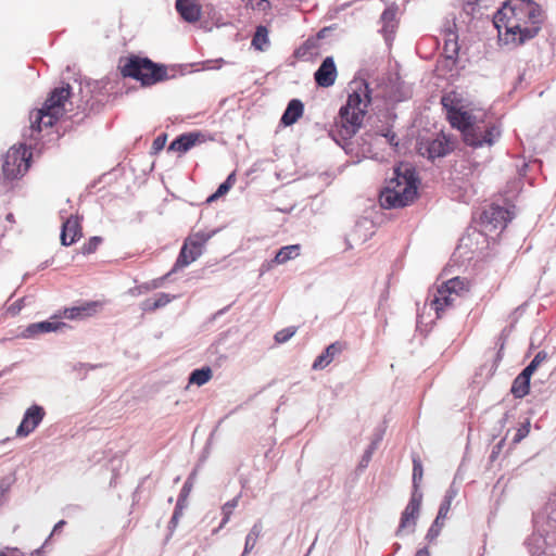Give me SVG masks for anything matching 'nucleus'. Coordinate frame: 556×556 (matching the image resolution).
I'll use <instances>...</instances> for the list:
<instances>
[{"instance_id": "nucleus-38", "label": "nucleus", "mask_w": 556, "mask_h": 556, "mask_svg": "<svg viewBox=\"0 0 556 556\" xmlns=\"http://www.w3.org/2000/svg\"><path fill=\"white\" fill-rule=\"evenodd\" d=\"M100 237H92L81 247L83 254H91L97 251L99 244L101 243Z\"/></svg>"}, {"instance_id": "nucleus-36", "label": "nucleus", "mask_w": 556, "mask_h": 556, "mask_svg": "<svg viewBox=\"0 0 556 556\" xmlns=\"http://www.w3.org/2000/svg\"><path fill=\"white\" fill-rule=\"evenodd\" d=\"M424 475L422 464L418 456L413 457V482L415 486L421 481Z\"/></svg>"}, {"instance_id": "nucleus-37", "label": "nucleus", "mask_w": 556, "mask_h": 556, "mask_svg": "<svg viewBox=\"0 0 556 556\" xmlns=\"http://www.w3.org/2000/svg\"><path fill=\"white\" fill-rule=\"evenodd\" d=\"M237 505H238V498H232L231 501H228L227 503L224 504V506L222 508L224 518L219 526L220 528H223L229 521L230 516H231L233 509L237 507Z\"/></svg>"}, {"instance_id": "nucleus-47", "label": "nucleus", "mask_w": 556, "mask_h": 556, "mask_svg": "<svg viewBox=\"0 0 556 556\" xmlns=\"http://www.w3.org/2000/svg\"><path fill=\"white\" fill-rule=\"evenodd\" d=\"M454 60H453V63H454V67L457 66L458 64V60H459V56H458V51H459V48L457 47V42H456V39L454 40Z\"/></svg>"}, {"instance_id": "nucleus-40", "label": "nucleus", "mask_w": 556, "mask_h": 556, "mask_svg": "<svg viewBox=\"0 0 556 556\" xmlns=\"http://www.w3.org/2000/svg\"><path fill=\"white\" fill-rule=\"evenodd\" d=\"M441 103L445 111V117L452 125V98L448 94H445L442 97Z\"/></svg>"}, {"instance_id": "nucleus-8", "label": "nucleus", "mask_w": 556, "mask_h": 556, "mask_svg": "<svg viewBox=\"0 0 556 556\" xmlns=\"http://www.w3.org/2000/svg\"><path fill=\"white\" fill-rule=\"evenodd\" d=\"M33 153L25 143L12 146L3 157L2 175L7 180L22 178L29 169Z\"/></svg>"}, {"instance_id": "nucleus-2", "label": "nucleus", "mask_w": 556, "mask_h": 556, "mask_svg": "<svg viewBox=\"0 0 556 556\" xmlns=\"http://www.w3.org/2000/svg\"><path fill=\"white\" fill-rule=\"evenodd\" d=\"M454 128L463 141L472 148L492 146L500 136L494 125L486 124V111L471 101H464L454 91Z\"/></svg>"}, {"instance_id": "nucleus-25", "label": "nucleus", "mask_w": 556, "mask_h": 556, "mask_svg": "<svg viewBox=\"0 0 556 556\" xmlns=\"http://www.w3.org/2000/svg\"><path fill=\"white\" fill-rule=\"evenodd\" d=\"M175 296L167 293H159L154 299H147L142 303V308L148 312H154L166 306Z\"/></svg>"}, {"instance_id": "nucleus-48", "label": "nucleus", "mask_w": 556, "mask_h": 556, "mask_svg": "<svg viewBox=\"0 0 556 556\" xmlns=\"http://www.w3.org/2000/svg\"><path fill=\"white\" fill-rule=\"evenodd\" d=\"M415 556H429V552L426 548L419 549Z\"/></svg>"}, {"instance_id": "nucleus-9", "label": "nucleus", "mask_w": 556, "mask_h": 556, "mask_svg": "<svg viewBox=\"0 0 556 556\" xmlns=\"http://www.w3.org/2000/svg\"><path fill=\"white\" fill-rule=\"evenodd\" d=\"M210 238L211 236L205 232H194L187 237L174 265V270L184 268L198 260Z\"/></svg>"}, {"instance_id": "nucleus-24", "label": "nucleus", "mask_w": 556, "mask_h": 556, "mask_svg": "<svg viewBox=\"0 0 556 556\" xmlns=\"http://www.w3.org/2000/svg\"><path fill=\"white\" fill-rule=\"evenodd\" d=\"M300 244L282 247L277 253L273 262L277 265L285 264L300 255Z\"/></svg>"}, {"instance_id": "nucleus-41", "label": "nucleus", "mask_w": 556, "mask_h": 556, "mask_svg": "<svg viewBox=\"0 0 556 556\" xmlns=\"http://www.w3.org/2000/svg\"><path fill=\"white\" fill-rule=\"evenodd\" d=\"M166 140L167 136L165 134L157 136L152 142L153 153H159L161 150H163L166 144Z\"/></svg>"}, {"instance_id": "nucleus-34", "label": "nucleus", "mask_w": 556, "mask_h": 556, "mask_svg": "<svg viewBox=\"0 0 556 556\" xmlns=\"http://www.w3.org/2000/svg\"><path fill=\"white\" fill-rule=\"evenodd\" d=\"M530 420L526 419L525 422H522L519 428L516 430L515 435L513 437V444L520 443L530 432Z\"/></svg>"}, {"instance_id": "nucleus-4", "label": "nucleus", "mask_w": 556, "mask_h": 556, "mask_svg": "<svg viewBox=\"0 0 556 556\" xmlns=\"http://www.w3.org/2000/svg\"><path fill=\"white\" fill-rule=\"evenodd\" d=\"M370 102L368 84L356 83V87L348 97L346 104L339 111L338 125L341 127L340 132L343 137L351 138L359 130Z\"/></svg>"}, {"instance_id": "nucleus-17", "label": "nucleus", "mask_w": 556, "mask_h": 556, "mask_svg": "<svg viewBox=\"0 0 556 556\" xmlns=\"http://www.w3.org/2000/svg\"><path fill=\"white\" fill-rule=\"evenodd\" d=\"M348 344L345 342H342V341H336L333 343H331L330 345H328L326 348V350L319 355L316 357V359L314 361L313 365H312V368L314 370H321L324 368H326L328 365H330L333 359L340 355L345 349H346Z\"/></svg>"}, {"instance_id": "nucleus-11", "label": "nucleus", "mask_w": 556, "mask_h": 556, "mask_svg": "<svg viewBox=\"0 0 556 556\" xmlns=\"http://www.w3.org/2000/svg\"><path fill=\"white\" fill-rule=\"evenodd\" d=\"M451 283L452 279L442 281V283L435 288L431 295L429 305L430 308L435 312L437 318H441L442 314L445 312V308L451 305Z\"/></svg>"}, {"instance_id": "nucleus-22", "label": "nucleus", "mask_w": 556, "mask_h": 556, "mask_svg": "<svg viewBox=\"0 0 556 556\" xmlns=\"http://www.w3.org/2000/svg\"><path fill=\"white\" fill-rule=\"evenodd\" d=\"M303 103L298 99H293L289 102L285 113L282 114L281 123L285 126H291L298 122V119L303 115Z\"/></svg>"}, {"instance_id": "nucleus-10", "label": "nucleus", "mask_w": 556, "mask_h": 556, "mask_svg": "<svg viewBox=\"0 0 556 556\" xmlns=\"http://www.w3.org/2000/svg\"><path fill=\"white\" fill-rule=\"evenodd\" d=\"M534 528L541 535L556 531V501H548L533 515Z\"/></svg>"}, {"instance_id": "nucleus-35", "label": "nucleus", "mask_w": 556, "mask_h": 556, "mask_svg": "<svg viewBox=\"0 0 556 556\" xmlns=\"http://www.w3.org/2000/svg\"><path fill=\"white\" fill-rule=\"evenodd\" d=\"M298 331V328L294 326L285 328L276 332L275 334V341L277 343H285L289 341Z\"/></svg>"}, {"instance_id": "nucleus-16", "label": "nucleus", "mask_w": 556, "mask_h": 556, "mask_svg": "<svg viewBox=\"0 0 556 556\" xmlns=\"http://www.w3.org/2000/svg\"><path fill=\"white\" fill-rule=\"evenodd\" d=\"M420 509V498H417L415 495L412 496L408 504L406 505L404 511L402 513L401 521L396 534L400 535L405 530H413L416 520L419 515Z\"/></svg>"}, {"instance_id": "nucleus-33", "label": "nucleus", "mask_w": 556, "mask_h": 556, "mask_svg": "<svg viewBox=\"0 0 556 556\" xmlns=\"http://www.w3.org/2000/svg\"><path fill=\"white\" fill-rule=\"evenodd\" d=\"M547 358V353L545 351H540L535 354L533 359L522 369L523 372L529 375L530 377L540 366V364Z\"/></svg>"}, {"instance_id": "nucleus-39", "label": "nucleus", "mask_w": 556, "mask_h": 556, "mask_svg": "<svg viewBox=\"0 0 556 556\" xmlns=\"http://www.w3.org/2000/svg\"><path fill=\"white\" fill-rule=\"evenodd\" d=\"M247 5L263 12H266L270 9V2L268 0H249Z\"/></svg>"}, {"instance_id": "nucleus-46", "label": "nucleus", "mask_w": 556, "mask_h": 556, "mask_svg": "<svg viewBox=\"0 0 556 556\" xmlns=\"http://www.w3.org/2000/svg\"><path fill=\"white\" fill-rule=\"evenodd\" d=\"M448 62H450V58H448V56H446V58H445L444 60H442V61H439V62H438V65H437V71H438V72L443 71V68L447 67Z\"/></svg>"}, {"instance_id": "nucleus-43", "label": "nucleus", "mask_w": 556, "mask_h": 556, "mask_svg": "<svg viewBox=\"0 0 556 556\" xmlns=\"http://www.w3.org/2000/svg\"><path fill=\"white\" fill-rule=\"evenodd\" d=\"M382 136L387 139L391 147L396 148L399 146L397 136L392 130H387V132L382 134Z\"/></svg>"}, {"instance_id": "nucleus-49", "label": "nucleus", "mask_w": 556, "mask_h": 556, "mask_svg": "<svg viewBox=\"0 0 556 556\" xmlns=\"http://www.w3.org/2000/svg\"><path fill=\"white\" fill-rule=\"evenodd\" d=\"M64 525H65V521H64V520L59 521V522L54 526V528H53V532L59 531V530H60Z\"/></svg>"}, {"instance_id": "nucleus-5", "label": "nucleus", "mask_w": 556, "mask_h": 556, "mask_svg": "<svg viewBox=\"0 0 556 556\" xmlns=\"http://www.w3.org/2000/svg\"><path fill=\"white\" fill-rule=\"evenodd\" d=\"M71 97V87L68 84L55 88L41 109L33 110L29 113V134L25 137L37 140L43 128L52 127L65 113V103Z\"/></svg>"}, {"instance_id": "nucleus-15", "label": "nucleus", "mask_w": 556, "mask_h": 556, "mask_svg": "<svg viewBox=\"0 0 556 556\" xmlns=\"http://www.w3.org/2000/svg\"><path fill=\"white\" fill-rule=\"evenodd\" d=\"M101 301L84 302L77 306L64 308L62 317L67 319H85L96 315L102 309Z\"/></svg>"}, {"instance_id": "nucleus-28", "label": "nucleus", "mask_w": 556, "mask_h": 556, "mask_svg": "<svg viewBox=\"0 0 556 556\" xmlns=\"http://www.w3.org/2000/svg\"><path fill=\"white\" fill-rule=\"evenodd\" d=\"M213 377V371L210 367H202L191 372L189 377L190 384L203 386L207 383Z\"/></svg>"}, {"instance_id": "nucleus-26", "label": "nucleus", "mask_w": 556, "mask_h": 556, "mask_svg": "<svg viewBox=\"0 0 556 556\" xmlns=\"http://www.w3.org/2000/svg\"><path fill=\"white\" fill-rule=\"evenodd\" d=\"M497 0H465L464 2V11L468 15H475L476 13H481L483 9H489L495 4Z\"/></svg>"}, {"instance_id": "nucleus-13", "label": "nucleus", "mask_w": 556, "mask_h": 556, "mask_svg": "<svg viewBox=\"0 0 556 556\" xmlns=\"http://www.w3.org/2000/svg\"><path fill=\"white\" fill-rule=\"evenodd\" d=\"M45 409L39 405H33L24 414L22 422L16 429V435L25 438L39 426L45 417Z\"/></svg>"}, {"instance_id": "nucleus-30", "label": "nucleus", "mask_w": 556, "mask_h": 556, "mask_svg": "<svg viewBox=\"0 0 556 556\" xmlns=\"http://www.w3.org/2000/svg\"><path fill=\"white\" fill-rule=\"evenodd\" d=\"M472 197V186L468 182H463V185H457L454 181V199H457L462 202H469Z\"/></svg>"}, {"instance_id": "nucleus-32", "label": "nucleus", "mask_w": 556, "mask_h": 556, "mask_svg": "<svg viewBox=\"0 0 556 556\" xmlns=\"http://www.w3.org/2000/svg\"><path fill=\"white\" fill-rule=\"evenodd\" d=\"M471 281L465 277H454V294L465 296L470 292Z\"/></svg>"}, {"instance_id": "nucleus-1", "label": "nucleus", "mask_w": 556, "mask_h": 556, "mask_svg": "<svg viewBox=\"0 0 556 556\" xmlns=\"http://www.w3.org/2000/svg\"><path fill=\"white\" fill-rule=\"evenodd\" d=\"M544 20L543 9L533 0H506L494 15V25L522 45L539 34Z\"/></svg>"}, {"instance_id": "nucleus-45", "label": "nucleus", "mask_w": 556, "mask_h": 556, "mask_svg": "<svg viewBox=\"0 0 556 556\" xmlns=\"http://www.w3.org/2000/svg\"><path fill=\"white\" fill-rule=\"evenodd\" d=\"M257 540L253 536L247 535L245 538V545H244V553L251 552L254 546L256 545Z\"/></svg>"}, {"instance_id": "nucleus-44", "label": "nucleus", "mask_w": 556, "mask_h": 556, "mask_svg": "<svg viewBox=\"0 0 556 556\" xmlns=\"http://www.w3.org/2000/svg\"><path fill=\"white\" fill-rule=\"evenodd\" d=\"M263 526L261 522L255 523L248 535L253 536L254 539L258 540V538L262 534Z\"/></svg>"}, {"instance_id": "nucleus-23", "label": "nucleus", "mask_w": 556, "mask_h": 556, "mask_svg": "<svg viewBox=\"0 0 556 556\" xmlns=\"http://www.w3.org/2000/svg\"><path fill=\"white\" fill-rule=\"evenodd\" d=\"M531 377L521 371L513 381L510 392L516 399L525 397L530 391Z\"/></svg>"}, {"instance_id": "nucleus-6", "label": "nucleus", "mask_w": 556, "mask_h": 556, "mask_svg": "<svg viewBox=\"0 0 556 556\" xmlns=\"http://www.w3.org/2000/svg\"><path fill=\"white\" fill-rule=\"evenodd\" d=\"M119 72L123 77L140 81L141 86L149 87L168 79L167 67L154 63L149 58L129 55L119 61Z\"/></svg>"}, {"instance_id": "nucleus-18", "label": "nucleus", "mask_w": 556, "mask_h": 556, "mask_svg": "<svg viewBox=\"0 0 556 556\" xmlns=\"http://www.w3.org/2000/svg\"><path fill=\"white\" fill-rule=\"evenodd\" d=\"M81 237V226L75 216L68 217L62 225L61 242L71 245Z\"/></svg>"}, {"instance_id": "nucleus-31", "label": "nucleus", "mask_w": 556, "mask_h": 556, "mask_svg": "<svg viewBox=\"0 0 556 556\" xmlns=\"http://www.w3.org/2000/svg\"><path fill=\"white\" fill-rule=\"evenodd\" d=\"M236 173L232 172L228 177L227 179L219 185V187L217 188L216 192L214 194H212L208 199V201H213V200H216L223 195H225L231 188L232 186L236 184Z\"/></svg>"}, {"instance_id": "nucleus-42", "label": "nucleus", "mask_w": 556, "mask_h": 556, "mask_svg": "<svg viewBox=\"0 0 556 556\" xmlns=\"http://www.w3.org/2000/svg\"><path fill=\"white\" fill-rule=\"evenodd\" d=\"M395 15H396V12L394 9H391V8H388L383 11L382 15H381V20L382 22L388 25L392 22H394L395 20Z\"/></svg>"}, {"instance_id": "nucleus-3", "label": "nucleus", "mask_w": 556, "mask_h": 556, "mask_svg": "<svg viewBox=\"0 0 556 556\" xmlns=\"http://www.w3.org/2000/svg\"><path fill=\"white\" fill-rule=\"evenodd\" d=\"M419 179L415 168L401 163L394 168V176L381 191L379 201L383 208H400L410 205L418 194Z\"/></svg>"}, {"instance_id": "nucleus-7", "label": "nucleus", "mask_w": 556, "mask_h": 556, "mask_svg": "<svg viewBox=\"0 0 556 556\" xmlns=\"http://www.w3.org/2000/svg\"><path fill=\"white\" fill-rule=\"evenodd\" d=\"M514 217V212L497 204H491L485 207L479 217L480 229H468L467 233L459 239V248L466 247L472 250V240L489 236L493 232L502 231L507 223Z\"/></svg>"}, {"instance_id": "nucleus-19", "label": "nucleus", "mask_w": 556, "mask_h": 556, "mask_svg": "<svg viewBox=\"0 0 556 556\" xmlns=\"http://www.w3.org/2000/svg\"><path fill=\"white\" fill-rule=\"evenodd\" d=\"M176 10L188 23H195L201 17V5L195 0H176Z\"/></svg>"}, {"instance_id": "nucleus-27", "label": "nucleus", "mask_w": 556, "mask_h": 556, "mask_svg": "<svg viewBox=\"0 0 556 556\" xmlns=\"http://www.w3.org/2000/svg\"><path fill=\"white\" fill-rule=\"evenodd\" d=\"M268 33L269 31L266 26H257L252 38V47L258 51H264L269 46Z\"/></svg>"}, {"instance_id": "nucleus-14", "label": "nucleus", "mask_w": 556, "mask_h": 556, "mask_svg": "<svg viewBox=\"0 0 556 556\" xmlns=\"http://www.w3.org/2000/svg\"><path fill=\"white\" fill-rule=\"evenodd\" d=\"M337 77L338 71L332 56H327L314 74L317 86L323 88L331 87Z\"/></svg>"}, {"instance_id": "nucleus-12", "label": "nucleus", "mask_w": 556, "mask_h": 556, "mask_svg": "<svg viewBox=\"0 0 556 556\" xmlns=\"http://www.w3.org/2000/svg\"><path fill=\"white\" fill-rule=\"evenodd\" d=\"M448 143L450 139L442 134L433 140H421L418 143V152L420 155L433 161L448 152Z\"/></svg>"}, {"instance_id": "nucleus-29", "label": "nucleus", "mask_w": 556, "mask_h": 556, "mask_svg": "<svg viewBox=\"0 0 556 556\" xmlns=\"http://www.w3.org/2000/svg\"><path fill=\"white\" fill-rule=\"evenodd\" d=\"M64 326L65 324L61 321H41L30 325L27 331L31 334L37 332H50L55 331Z\"/></svg>"}, {"instance_id": "nucleus-21", "label": "nucleus", "mask_w": 556, "mask_h": 556, "mask_svg": "<svg viewBox=\"0 0 556 556\" xmlns=\"http://www.w3.org/2000/svg\"><path fill=\"white\" fill-rule=\"evenodd\" d=\"M450 511V500L446 496L445 501L441 504L438 516L430 527L427 538L429 541H432L438 538L442 528L445 525V520L447 518V514Z\"/></svg>"}, {"instance_id": "nucleus-20", "label": "nucleus", "mask_w": 556, "mask_h": 556, "mask_svg": "<svg viewBox=\"0 0 556 556\" xmlns=\"http://www.w3.org/2000/svg\"><path fill=\"white\" fill-rule=\"evenodd\" d=\"M199 132H187L178 136L168 147V151L186 153L192 149L200 140Z\"/></svg>"}]
</instances>
